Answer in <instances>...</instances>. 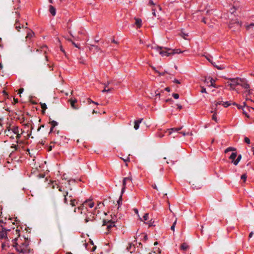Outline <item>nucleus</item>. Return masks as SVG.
I'll return each instance as SVG.
<instances>
[{"label": "nucleus", "mask_w": 254, "mask_h": 254, "mask_svg": "<svg viewBox=\"0 0 254 254\" xmlns=\"http://www.w3.org/2000/svg\"><path fill=\"white\" fill-rule=\"evenodd\" d=\"M173 82L175 83H177V84H180L181 83L180 81L179 80L177 79H175L173 80Z\"/></svg>", "instance_id": "55"}, {"label": "nucleus", "mask_w": 254, "mask_h": 254, "mask_svg": "<svg viewBox=\"0 0 254 254\" xmlns=\"http://www.w3.org/2000/svg\"><path fill=\"white\" fill-rule=\"evenodd\" d=\"M156 73H158L159 74V75L161 76V75H164V72H162V73H160L159 71H158L157 69H156L155 71H154Z\"/></svg>", "instance_id": "53"}, {"label": "nucleus", "mask_w": 254, "mask_h": 254, "mask_svg": "<svg viewBox=\"0 0 254 254\" xmlns=\"http://www.w3.org/2000/svg\"><path fill=\"white\" fill-rule=\"evenodd\" d=\"M177 108H178V109L181 110V109H182V106L181 105H180V104H177Z\"/></svg>", "instance_id": "60"}, {"label": "nucleus", "mask_w": 254, "mask_h": 254, "mask_svg": "<svg viewBox=\"0 0 254 254\" xmlns=\"http://www.w3.org/2000/svg\"><path fill=\"white\" fill-rule=\"evenodd\" d=\"M245 92L247 96L253 94V90L251 89L250 88H249L248 89H246Z\"/></svg>", "instance_id": "27"}, {"label": "nucleus", "mask_w": 254, "mask_h": 254, "mask_svg": "<svg viewBox=\"0 0 254 254\" xmlns=\"http://www.w3.org/2000/svg\"><path fill=\"white\" fill-rule=\"evenodd\" d=\"M52 128H54L56 126L58 125V123L56 121H52L50 122Z\"/></svg>", "instance_id": "33"}, {"label": "nucleus", "mask_w": 254, "mask_h": 254, "mask_svg": "<svg viewBox=\"0 0 254 254\" xmlns=\"http://www.w3.org/2000/svg\"><path fill=\"white\" fill-rule=\"evenodd\" d=\"M201 92V93H206V88L204 87H202Z\"/></svg>", "instance_id": "58"}, {"label": "nucleus", "mask_w": 254, "mask_h": 254, "mask_svg": "<svg viewBox=\"0 0 254 254\" xmlns=\"http://www.w3.org/2000/svg\"><path fill=\"white\" fill-rule=\"evenodd\" d=\"M49 48L46 45H42L41 46H38L36 49V52L40 54H43L45 55V59L47 62H48V54L49 52Z\"/></svg>", "instance_id": "6"}, {"label": "nucleus", "mask_w": 254, "mask_h": 254, "mask_svg": "<svg viewBox=\"0 0 254 254\" xmlns=\"http://www.w3.org/2000/svg\"><path fill=\"white\" fill-rule=\"evenodd\" d=\"M233 104V105H236V106H237V107H238V109H241V108H242V107L241 106L238 105V104H236V103H234Z\"/></svg>", "instance_id": "59"}, {"label": "nucleus", "mask_w": 254, "mask_h": 254, "mask_svg": "<svg viewBox=\"0 0 254 254\" xmlns=\"http://www.w3.org/2000/svg\"><path fill=\"white\" fill-rule=\"evenodd\" d=\"M176 221H177V220H176L173 223L172 226L171 227V229L173 231H174V230H175V225L176 224Z\"/></svg>", "instance_id": "46"}, {"label": "nucleus", "mask_w": 254, "mask_h": 254, "mask_svg": "<svg viewBox=\"0 0 254 254\" xmlns=\"http://www.w3.org/2000/svg\"><path fill=\"white\" fill-rule=\"evenodd\" d=\"M182 53V52L180 49H176V50H173V53L172 54H179Z\"/></svg>", "instance_id": "37"}, {"label": "nucleus", "mask_w": 254, "mask_h": 254, "mask_svg": "<svg viewBox=\"0 0 254 254\" xmlns=\"http://www.w3.org/2000/svg\"><path fill=\"white\" fill-rule=\"evenodd\" d=\"M52 186L53 189H58L60 191L63 192L64 190V189L60 186L56 181L52 182Z\"/></svg>", "instance_id": "12"}, {"label": "nucleus", "mask_w": 254, "mask_h": 254, "mask_svg": "<svg viewBox=\"0 0 254 254\" xmlns=\"http://www.w3.org/2000/svg\"><path fill=\"white\" fill-rule=\"evenodd\" d=\"M15 14L17 15V18L16 19V20H15V29L18 31H19L20 29H21V27L20 26V24L19 23V21L17 19V18H19L20 13L18 11H15Z\"/></svg>", "instance_id": "13"}, {"label": "nucleus", "mask_w": 254, "mask_h": 254, "mask_svg": "<svg viewBox=\"0 0 254 254\" xmlns=\"http://www.w3.org/2000/svg\"><path fill=\"white\" fill-rule=\"evenodd\" d=\"M11 148H13L14 149V150L16 151V150H18V149H19V147L18 145L12 144L11 146Z\"/></svg>", "instance_id": "35"}, {"label": "nucleus", "mask_w": 254, "mask_h": 254, "mask_svg": "<svg viewBox=\"0 0 254 254\" xmlns=\"http://www.w3.org/2000/svg\"><path fill=\"white\" fill-rule=\"evenodd\" d=\"M212 64H213L215 67H216L217 69H223V67H222L221 66H219V65H218L215 64V63H212Z\"/></svg>", "instance_id": "42"}, {"label": "nucleus", "mask_w": 254, "mask_h": 254, "mask_svg": "<svg viewBox=\"0 0 254 254\" xmlns=\"http://www.w3.org/2000/svg\"><path fill=\"white\" fill-rule=\"evenodd\" d=\"M241 159V155H239L238 156L237 158L235 161H233V164L235 165H237L238 164V163L239 162V161H240Z\"/></svg>", "instance_id": "29"}, {"label": "nucleus", "mask_w": 254, "mask_h": 254, "mask_svg": "<svg viewBox=\"0 0 254 254\" xmlns=\"http://www.w3.org/2000/svg\"><path fill=\"white\" fill-rule=\"evenodd\" d=\"M94 206V202L92 200H86L78 207V210H81L80 213H85L84 209L89 211L88 208H92Z\"/></svg>", "instance_id": "5"}, {"label": "nucleus", "mask_w": 254, "mask_h": 254, "mask_svg": "<svg viewBox=\"0 0 254 254\" xmlns=\"http://www.w3.org/2000/svg\"><path fill=\"white\" fill-rule=\"evenodd\" d=\"M148 217H149V215L148 213L144 214V215L143 216V218L144 221L147 220L148 219Z\"/></svg>", "instance_id": "41"}, {"label": "nucleus", "mask_w": 254, "mask_h": 254, "mask_svg": "<svg viewBox=\"0 0 254 254\" xmlns=\"http://www.w3.org/2000/svg\"><path fill=\"white\" fill-rule=\"evenodd\" d=\"M246 29L248 30H253L254 28V23H251L246 25Z\"/></svg>", "instance_id": "25"}, {"label": "nucleus", "mask_w": 254, "mask_h": 254, "mask_svg": "<svg viewBox=\"0 0 254 254\" xmlns=\"http://www.w3.org/2000/svg\"><path fill=\"white\" fill-rule=\"evenodd\" d=\"M241 78H230L227 82V86H229L232 90H235L237 85H239Z\"/></svg>", "instance_id": "7"}, {"label": "nucleus", "mask_w": 254, "mask_h": 254, "mask_svg": "<svg viewBox=\"0 0 254 254\" xmlns=\"http://www.w3.org/2000/svg\"><path fill=\"white\" fill-rule=\"evenodd\" d=\"M152 14L154 16L156 17V13H155V9L154 8H152Z\"/></svg>", "instance_id": "54"}, {"label": "nucleus", "mask_w": 254, "mask_h": 254, "mask_svg": "<svg viewBox=\"0 0 254 254\" xmlns=\"http://www.w3.org/2000/svg\"><path fill=\"white\" fill-rule=\"evenodd\" d=\"M113 89V88H107V86L105 87L104 89L102 90V92H110L112 91Z\"/></svg>", "instance_id": "31"}, {"label": "nucleus", "mask_w": 254, "mask_h": 254, "mask_svg": "<svg viewBox=\"0 0 254 254\" xmlns=\"http://www.w3.org/2000/svg\"><path fill=\"white\" fill-rule=\"evenodd\" d=\"M63 195L64 196V203L65 204H67V196H68L69 198L72 197V195L71 194H69L68 192L66 190H64L63 192Z\"/></svg>", "instance_id": "14"}, {"label": "nucleus", "mask_w": 254, "mask_h": 254, "mask_svg": "<svg viewBox=\"0 0 254 254\" xmlns=\"http://www.w3.org/2000/svg\"><path fill=\"white\" fill-rule=\"evenodd\" d=\"M122 201V194L120 196L119 200H118V204L119 205V207L121 205Z\"/></svg>", "instance_id": "40"}, {"label": "nucleus", "mask_w": 254, "mask_h": 254, "mask_svg": "<svg viewBox=\"0 0 254 254\" xmlns=\"http://www.w3.org/2000/svg\"><path fill=\"white\" fill-rule=\"evenodd\" d=\"M156 73H158L159 74V75L161 76V75H164V72H162V73H160L159 71H158L157 69H156L155 71H154Z\"/></svg>", "instance_id": "52"}, {"label": "nucleus", "mask_w": 254, "mask_h": 254, "mask_svg": "<svg viewBox=\"0 0 254 254\" xmlns=\"http://www.w3.org/2000/svg\"><path fill=\"white\" fill-rule=\"evenodd\" d=\"M222 105L224 106V107H229L231 105V103L227 101V102H223Z\"/></svg>", "instance_id": "39"}, {"label": "nucleus", "mask_w": 254, "mask_h": 254, "mask_svg": "<svg viewBox=\"0 0 254 254\" xmlns=\"http://www.w3.org/2000/svg\"><path fill=\"white\" fill-rule=\"evenodd\" d=\"M72 44L76 48L79 49V45L78 44H75L74 42L72 41Z\"/></svg>", "instance_id": "56"}, {"label": "nucleus", "mask_w": 254, "mask_h": 254, "mask_svg": "<svg viewBox=\"0 0 254 254\" xmlns=\"http://www.w3.org/2000/svg\"><path fill=\"white\" fill-rule=\"evenodd\" d=\"M233 150H235V149L234 148L228 147L227 149H226V150H225V153H226L228 152L229 151H233Z\"/></svg>", "instance_id": "38"}, {"label": "nucleus", "mask_w": 254, "mask_h": 254, "mask_svg": "<svg viewBox=\"0 0 254 254\" xmlns=\"http://www.w3.org/2000/svg\"><path fill=\"white\" fill-rule=\"evenodd\" d=\"M135 25L136 26L137 28H139L142 26V20L140 18H135Z\"/></svg>", "instance_id": "15"}, {"label": "nucleus", "mask_w": 254, "mask_h": 254, "mask_svg": "<svg viewBox=\"0 0 254 254\" xmlns=\"http://www.w3.org/2000/svg\"><path fill=\"white\" fill-rule=\"evenodd\" d=\"M244 140H245V142L246 143H247V144L250 143V139L248 137H245L244 138Z\"/></svg>", "instance_id": "47"}, {"label": "nucleus", "mask_w": 254, "mask_h": 254, "mask_svg": "<svg viewBox=\"0 0 254 254\" xmlns=\"http://www.w3.org/2000/svg\"><path fill=\"white\" fill-rule=\"evenodd\" d=\"M149 254H158V253H157L156 252H151V253H150Z\"/></svg>", "instance_id": "64"}, {"label": "nucleus", "mask_w": 254, "mask_h": 254, "mask_svg": "<svg viewBox=\"0 0 254 254\" xmlns=\"http://www.w3.org/2000/svg\"><path fill=\"white\" fill-rule=\"evenodd\" d=\"M142 120H143V119H140L134 121V128L135 130H137L139 128V125L141 123Z\"/></svg>", "instance_id": "16"}, {"label": "nucleus", "mask_w": 254, "mask_h": 254, "mask_svg": "<svg viewBox=\"0 0 254 254\" xmlns=\"http://www.w3.org/2000/svg\"><path fill=\"white\" fill-rule=\"evenodd\" d=\"M15 5L13 6L14 9H17L19 7V0H12Z\"/></svg>", "instance_id": "21"}, {"label": "nucleus", "mask_w": 254, "mask_h": 254, "mask_svg": "<svg viewBox=\"0 0 254 254\" xmlns=\"http://www.w3.org/2000/svg\"><path fill=\"white\" fill-rule=\"evenodd\" d=\"M241 159V155H239L238 156L237 158L235 161H233V164L235 165H237L238 164V163L239 162V161H240Z\"/></svg>", "instance_id": "28"}, {"label": "nucleus", "mask_w": 254, "mask_h": 254, "mask_svg": "<svg viewBox=\"0 0 254 254\" xmlns=\"http://www.w3.org/2000/svg\"><path fill=\"white\" fill-rule=\"evenodd\" d=\"M206 58L207 59V60L210 62L211 63V64H212V61H211V57L210 56H206Z\"/></svg>", "instance_id": "51"}, {"label": "nucleus", "mask_w": 254, "mask_h": 254, "mask_svg": "<svg viewBox=\"0 0 254 254\" xmlns=\"http://www.w3.org/2000/svg\"><path fill=\"white\" fill-rule=\"evenodd\" d=\"M127 180H129V183H131L132 178L131 177L124 178L123 181V188L122 189L121 193L123 194L126 188L127 184Z\"/></svg>", "instance_id": "8"}, {"label": "nucleus", "mask_w": 254, "mask_h": 254, "mask_svg": "<svg viewBox=\"0 0 254 254\" xmlns=\"http://www.w3.org/2000/svg\"><path fill=\"white\" fill-rule=\"evenodd\" d=\"M237 156V154L236 152H233L232 153L231 155H230L229 158L232 160V162L233 161H235V158H236Z\"/></svg>", "instance_id": "26"}, {"label": "nucleus", "mask_w": 254, "mask_h": 254, "mask_svg": "<svg viewBox=\"0 0 254 254\" xmlns=\"http://www.w3.org/2000/svg\"><path fill=\"white\" fill-rule=\"evenodd\" d=\"M23 132L22 128H19L17 126H13L11 127H7L6 129L4 130V133L10 139H14L15 138V135L16 139H18L20 138Z\"/></svg>", "instance_id": "1"}, {"label": "nucleus", "mask_w": 254, "mask_h": 254, "mask_svg": "<svg viewBox=\"0 0 254 254\" xmlns=\"http://www.w3.org/2000/svg\"><path fill=\"white\" fill-rule=\"evenodd\" d=\"M253 234H254V233H253V232H251V233H250V234H249V237L250 238H252V236H253Z\"/></svg>", "instance_id": "63"}, {"label": "nucleus", "mask_w": 254, "mask_h": 254, "mask_svg": "<svg viewBox=\"0 0 254 254\" xmlns=\"http://www.w3.org/2000/svg\"><path fill=\"white\" fill-rule=\"evenodd\" d=\"M88 213L90 214V216H92V217L91 218H90L89 217H87L85 219L86 222H88L89 221H92L94 219V217H95L94 214H93L92 213L89 212Z\"/></svg>", "instance_id": "23"}, {"label": "nucleus", "mask_w": 254, "mask_h": 254, "mask_svg": "<svg viewBox=\"0 0 254 254\" xmlns=\"http://www.w3.org/2000/svg\"><path fill=\"white\" fill-rule=\"evenodd\" d=\"M152 187L153 189H155V190H157V187L156 186V185L155 184H154V185H152Z\"/></svg>", "instance_id": "62"}, {"label": "nucleus", "mask_w": 254, "mask_h": 254, "mask_svg": "<svg viewBox=\"0 0 254 254\" xmlns=\"http://www.w3.org/2000/svg\"><path fill=\"white\" fill-rule=\"evenodd\" d=\"M40 105H41V108H42V109L43 111H45L47 109V105L46 104V103H41Z\"/></svg>", "instance_id": "34"}, {"label": "nucleus", "mask_w": 254, "mask_h": 254, "mask_svg": "<svg viewBox=\"0 0 254 254\" xmlns=\"http://www.w3.org/2000/svg\"><path fill=\"white\" fill-rule=\"evenodd\" d=\"M117 222L116 218H112L111 220L104 219L103 221L102 226H106L107 232H105L107 234L111 233L113 230L116 229V226L115 223Z\"/></svg>", "instance_id": "3"}, {"label": "nucleus", "mask_w": 254, "mask_h": 254, "mask_svg": "<svg viewBox=\"0 0 254 254\" xmlns=\"http://www.w3.org/2000/svg\"><path fill=\"white\" fill-rule=\"evenodd\" d=\"M243 109V114L247 117L249 118V115L248 111L251 112L252 111H254V108L250 107L249 106H244Z\"/></svg>", "instance_id": "10"}, {"label": "nucleus", "mask_w": 254, "mask_h": 254, "mask_svg": "<svg viewBox=\"0 0 254 254\" xmlns=\"http://www.w3.org/2000/svg\"><path fill=\"white\" fill-rule=\"evenodd\" d=\"M16 142L17 144H23V141L20 140V138H18V139H16Z\"/></svg>", "instance_id": "49"}, {"label": "nucleus", "mask_w": 254, "mask_h": 254, "mask_svg": "<svg viewBox=\"0 0 254 254\" xmlns=\"http://www.w3.org/2000/svg\"><path fill=\"white\" fill-rule=\"evenodd\" d=\"M210 86H211L213 87H215V88L216 87V85L215 84V80L214 79H213L212 78H211L210 80Z\"/></svg>", "instance_id": "32"}, {"label": "nucleus", "mask_w": 254, "mask_h": 254, "mask_svg": "<svg viewBox=\"0 0 254 254\" xmlns=\"http://www.w3.org/2000/svg\"><path fill=\"white\" fill-rule=\"evenodd\" d=\"M15 247L17 252L23 254H29L31 251L29 247V242L27 239L25 240L24 242L19 245L16 244Z\"/></svg>", "instance_id": "2"}, {"label": "nucleus", "mask_w": 254, "mask_h": 254, "mask_svg": "<svg viewBox=\"0 0 254 254\" xmlns=\"http://www.w3.org/2000/svg\"><path fill=\"white\" fill-rule=\"evenodd\" d=\"M181 249L183 251H186L189 248V246L187 244L184 243L181 245Z\"/></svg>", "instance_id": "24"}, {"label": "nucleus", "mask_w": 254, "mask_h": 254, "mask_svg": "<svg viewBox=\"0 0 254 254\" xmlns=\"http://www.w3.org/2000/svg\"><path fill=\"white\" fill-rule=\"evenodd\" d=\"M24 91V89L23 88H20L19 90H18V94H20L21 93H22Z\"/></svg>", "instance_id": "57"}, {"label": "nucleus", "mask_w": 254, "mask_h": 254, "mask_svg": "<svg viewBox=\"0 0 254 254\" xmlns=\"http://www.w3.org/2000/svg\"><path fill=\"white\" fill-rule=\"evenodd\" d=\"M182 127H178V128H171L170 129H168V130L169 131V134H171L173 132L176 131L178 132L180 130H181Z\"/></svg>", "instance_id": "22"}, {"label": "nucleus", "mask_w": 254, "mask_h": 254, "mask_svg": "<svg viewBox=\"0 0 254 254\" xmlns=\"http://www.w3.org/2000/svg\"><path fill=\"white\" fill-rule=\"evenodd\" d=\"M34 35V33L31 30H29L27 33L26 38L30 39Z\"/></svg>", "instance_id": "19"}, {"label": "nucleus", "mask_w": 254, "mask_h": 254, "mask_svg": "<svg viewBox=\"0 0 254 254\" xmlns=\"http://www.w3.org/2000/svg\"><path fill=\"white\" fill-rule=\"evenodd\" d=\"M70 205L72 206H74L76 205V203H77L76 200L75 199H72L71 198L70 200Z\"/></svg>", "instance_id": "30"}, {"label": "nucleus", "mask_w": 254, "mask_h": 254, "mask_svg": "<svg viewBox=\"0 0 254 254\" xmlns=\"http://www.w3.org/2000/svg\"><path fill=\"white\" fill-rule=\"evenodd\" d=\"M241 81H240V84L241 87L246 89L250 88V86L248 82V81L245 78H241Z\"/></svg>", "instance_id": "9"}, {"label": "nucleus", "mask_w": 254, "mask_h": 254, "mask_svg": "<svg viewBox=\"0 0 254 254\" xmlns=\"http://www.w3.org/2000/svg\"><path fill=\"white\" fill-rule=\"evenodd\" d=\"M212 120L215 121V122L217 121V115L216 113H214L212 116Z\"/></svg>", "instance_id": "44"}, {"label": "nucleus", "mask_w": 254, "mask_h": 254, "mask_svg": "<svg viewBox=\"0 0 254 254\" xmlns=\"http://www.w3.org/2000/svg\"><path fill=\"white\" fill-rule=\"evenodd\" d=\"M152 49H153L156 51L158 52L160 55H161L162 57H168L170 55H172L173 53V50L169 48L159 46H154L152 47Z\"/></svg>", "instance_id": "4"}, {"label": "nucleus", "mask_w": 254, "mask_h": 254, "mask_svg": "<svg viewBox=\"0 0 254 254\" xmlns=\"http://www.w3.org/2000/svg\"><path fill=\"white\" fill-rule=\"evenodd\" d=\"M215 105L217 106L218 105H221L223 104L222 101H215L214 102Z\"/></svg>", "instance_id": "48"}, {"label": "nucleus", "mask_w": 254, "mask_h": 254, "mask_svg": "<svg viewBox=\"0 0 254 254\" xmlns=\"http://www.w3.org/2000/svg\"><path fill=\"white\" fill-rule=\"evenodd\" d=\"M127 249L128 252H129L130 253H132L135 251V247L134 246V245H132L131 243H129Z\"/></svg>", "instance_id": "17"}, {"label": "nucleus", "mask_w": 254, "mask_h": 254, "mask_svg": "<svg viewBox=\"0 0 254 254\" xmlns=\"http://www.w3.org/2000/svg\"><path fill=\"white\" fill-rule=\"evenodd\" d=\"M247 176L246 174H243L241 177V179L243 180V181L245 182H246V179H247Z\"/></svg>", "instance_id": "36"}, {"label": "nucleus", "mask_w": 254, "mask_h": 254, "mask_svg": "<svg viewBox=\"0 0 254 254\" xmlns=\"http://www.w3.org/2000/svg\"><path fill=\"white\" fill-rule=\"evenodd\" d=\"M172 96L175 99H178L179 98V95L177 93H173Z\"/></svg>", "instance_id": "45"}, {"label": "nucleus", "mask_w": 254, "mask_h": 254, "mask_svg": "<svg viewBox=\"0 0 254 254\" xmlns=\"http://www.w3.org/2000/svg\"><path fill=\"white\" fill-rule=\"evenodd\" d=\"M164 134L162 133L161 132H158L157 133H156V136L160 137V138H161V137H163L164 136Z\"/></svg>", "instance_id": "43"}, {"label": "nucleus", "mask_w": 254, "mask_h": 254, "mask_svg": "<svg viewBox=\"0 0 254 254\" xmlns=\"http://www.w3.org/2000/svg\"><path fill=\"white\" fill-rule=\"evenodd\" d=\"M70 102L71 106L73 109L76 110L78 109V107L75 106V103L77 102L76 100H70Z\"/></svg>", "instance_id": "20"}, {"label": "nucleus", "mask_w": 254, "mask_h": 254, "mask_svg": "<svg viewBox=\"0 0 254 254\" xmlns=\"http://www.w3.org/2000/svg\"><path fill=\"white\" fill-rule=\"evenodd\" d=\"M148 5L155 6V4L152 0H149V2H148Z\"/></svg>", "instance_id": "50"}, {"label": "nucleus", "mask_w": 254, "mask_h": 254, "mask_svg": "<svg viewBox=\"0 0 254 254\" xmlns=\"http://www.w3.org/2000/svg\"><path fill=\"white\" fill-rule=\"evenodd\" d=\"M49 12L53 16H55L56 14V8L52 5L49 6Z\"/></svg>", "instance_id": "18"}, {"label": "nucleus", "mask_w": 254, "mask_h": 254, "mask_svg": "<svg viewBox=\"0 0 254 254\" xmlns=\"http://www.w3.org/2000/svg\"><path fill=\"white\" fill-rule=\"evenodd\" d=\"M89 50L94 53H97L99 52H102L101 48L98 46L95 45H90Z\"/></svg>", "instance_id": "11"}, {"label": "nucleus", "mask_w": 254, "mask_h": 254, "mask_svg": "<svg viewBox=\"0 0 254 254\" xmlns=\"http://www.w3.org/2000/svg\"><path fill=\"white\" fill-rule=\"evenodd\" d=\"M165 91H167V92H170V88H169V87H166V88H165Z\"/></svg>", "instance_id": "61"}]
</instances>
